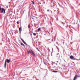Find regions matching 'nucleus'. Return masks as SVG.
<instances>
[{"mask_svg": "<svg viewBox=\"0 0 80 80\" xmlns=\"http://www.w3.org/2000/svg\"><path fill=\"white\" fill-rule=\"evenodd\" d=\"M7 63H10V59H6L4 63V68H6V65H7Z\"/></svg>", "mask_w": 80, "mask_h": 80, "instance_id": "obj_1", "label": "nucleus"}, {"mask_svg": "<svg viewBox=\"0 0 80 80\" xmlns=\"http://www.w3.org/2000/svg\"><path fill=\"white\" fill-rule=\"evenodd\" d=\"M70 58L71 59V60H77V59H76L75 58L73 57V56L72 55L70 56Z\"/></svg>", "mask_w": 80, "mask_h": 80, "instance_id": "obj_2", "label": "nucleus"}, {"mask_svg": "<svg viewBox=\"0 0 80 80\" xmlns=\"http://www.w3.org/2000/svg\"><path fill=\"white\" fill-rule=\"evenodd\" d=\"M56 56L58 58V59H60V54H59V53H57L56 55Z\"/></svg>", "mask_w": 80, "mask_h": 80, "instance_id": "obj_3", "label": "nucleus"}, {"mask_svg": "<svg viewBox=\"0 0 80 80\" xmlns=\"http://www.w3.org/2000/svg\"><path fill=\"white\" fill-rule=\"evenodd\" d=\"M78 77V75H76L74 77L73 80H77Z\"/></svg>", "mask_w": 80, "mask_h": 80, "instance_id": "obj_4", "label": "nucleus"}, {"mask_svg": "<svg viewBox=\"0 0 80 80\" xmlns=\"http://www.w3.org/2000/svg\"><path fill=\"white\" fill-rule=\"evenodd\" d=\"M31 53H32L33 56H35V54L34 52H33V51L31 49Z\"/></svg>", "mask_w": 80, "mask_h": 80, "instance_id": "obj_5", "label": "nucleus"}, {"mask_svg": "<svg viewBox=\"0 0 80 80\" xmlns=\"http://www.w3.org/2000/svg\"><path fill=\"white\" fill-rule=\"evenodd\" d=\"M1 13H2L3 12V11H4V8H1Z\"/></svg>", "mask_w": 80, "mask_h": 80, "instance_id": "obj_6", "label": "nucleus"}, {"mask_svg": "<svg viewBox=\"0 0 80 80\" xmlns=\"http://www.w3.org/2000/svg\"><path fill=\"white\" fill-rule=\"evenodd\" d=\"M27 52H28V54H29V53H32V51L30 50L27 51Z\"/></svg>", "mask_w": 80, "mask_h": 80, "instance_id": "obj_7", "label": "nucleus"}, {"mask_svg": "<svg viewBox=\"0 0 80 80\" xmlns=\"http://www.w3.org/2000/svg\"><path fill=\"white\" fill-rule=\"evenodd\" d=\"M19 32H22V28L21 27L19 28Z\"/></svg>", "mask_w": 80, "mask_h": 80, "instance_id": "obj_8", "label": "nucleus"}, {"mask_svg": "<svg viewBox=\"0 0 80 80\" xmlns=\"http://www.w3.org/2000/svg\"><path fill=\"white\" fill-rule=\"evenodd\" d=\"M20 44L21 45H22V46H24V47H25V45H24V44H23V43H22V42H21L20 43Z\"/></svg>", "mask_w": 80, "mask_h": 80, "instance_id": "obj_9", "label": "nucleus"}, {"mask_svg": "<svg viewBox=\"0 0 80 80\" xmlns=\"http://www.w3.org/2000/svg\"><path fill=\"white\" fill-rule=\"evenodd\" d=\"M52 72H54V73H57V72H58V71H53Z\"/></svg>", "mask_w": 80, "mask_h": 80, "instance_id": "obj_10", "label": "nucleus"}, {"mask_svg": "<svg viewBox=\"0 0 80 80\" xmlns=\"http://www.w3.org/2000/svg\"><path fill=\"white\" fill-rule=\"evenodd\" d=\"M41 30V28H38V32H39L40 30Z\"/></svg>", "mask_w": 80, "mask_h": 80, "instance_id": "obj_11", "label": "nucleus"}, {"mask_svg": "<svg viewBox=\"0 0 80 80\" xmlns=\"http://www.w3.org/2000/svg\"><path fill=\"white\" fill-rule=\"evenodd\" d=\"M23 43H24V44H25V45H27V44L26 43V42H25V41H24L23 42Z\"/></svg>", "mask_w": 80, "mask_h": 80, "instance_id": "obj_12", "label": "nucleus"}, {"mask_svg": "<svg viewBox=\"0 0 80 80\" xmlns=\"http://www.w3.org/2000/svg\"><path fill=\"white\" fill-rule=\"evenodd\" d=\"M6 9H4V11H3V13H5V11H6Z\"/></svg>", "mask_w": 80, "mask_h": 80, "instance_id": "obj_13", "label": "nucleus"}, {"mask_svg": "<svg viewBox=\"0 0 80 80\" xmlns=\"http://www.w3.org/2000/svg\"><path fill=\"white\" fill-rule=\"evenodd\" d=\"M30 25L29 24L28 26V28H30Z\"/></svg>", "mask_w": 80, "mask_h": 80, "instance_id": "obj_14", "label": "nucleus"}, {"mask_svg": "<svg viewBox=\"0 0 80 80\" xmlns=\"http://www.w3.org/2000/svg\"><path fill=\"white\" fill-rule=\"evenodd\" d=\"M33 35H34V36H35L36 35V33H33Z\"/></svg>", "mask_w": 80, "mask_h": 80, "instance_id": "obj_15", "label": "nucleus"}, {"mask_svg": "<svg viewBox=\"0 0 80 80\" xmlns=\"http://www.w3.org/2000/svg\"><path fill=\"white\" fill-rule=\"evenodd\" d=\"M36 49H37V50H38V51L39 52H40V50H39V49H38V48H36Z\"/></svg>", "mask_w": 80, "mask_h": 80, "instance_id": "obj_16", "label": "nucleus"}, {"mask_svg": "<svg viewBox=\"0 0 80 80\" xmlns=\"http://www.w3.org/2000/svg\"><path fill=\"white\" fill-rule=\"evenodd\" d=\"M21 39L22 41V42H23L24 41V40H23V39L22 38H21Z\"/></svg>", "mask_w": 80, "mask_h": 80, "instance_id": "obj_17", "label": "nucleus"}, {"mask_svg": "<svg viewBox=\"0 0 80 80\" xmlns=\"http://www.w3.org/2000/svg\"><path fill=\"white\" fill-rule=\"evenodd\" d=\"M32 4H33V5H35V2H34L33 1H32Z\"/></svg>", "mask_w": 80, "mask_h": 80, "instance_id": "obj_18", "label": "nucleus"}, {"mask_svg": "<svg viewBox=\"0 0 80 80\" xmlns=\"http://www.w3.org/2000/svg\"><path fill=\"white\" fill-rule=\"evenodd\" d=\"M1 5H2L0 4V10H2V9L1 8Z\"/></svg>", "mask_w": 80, "mask_h": 80, "instance_id": "obj_19", "label": "nucleus"}, {"mask_svg": "<svg viewBox=\"0 0 80 80\" xmlns=\"http://www.w3.org/2000/svg\"><path fill=\"white\" fill-rule=\"evenodd\" d=\"M61 22V23H62V24H63V25H64L65 24H64V23L63 22Z\"/></svg>", "mask_w": 80, "mask_h": 80, "instance_id": "obj_20", "label": "nucleus"}, {"mask_svg": "<svg viewBox=\"0 0 80 80\" xmlns=\"http://www.w3.org/2000/svg\"><path fill=\"white\" fill-rule=\"evenodd\" d=\"M49 11H50V10H49V9L47 10V12H49Z\"/></svg>", "mask_w": 80, "mask_h": 80, "instance_id": "obj_21", "label": "nucleus"}, {"mask_svg": "<svg viewBox=\"0 0 80 80\" xmlns=\"http://www.w3.org/2000/svg\"><path fill=\"white\" fill-rule=\"evenodd\" d=\"M6 8H8V6H6Z\"/></svg>", "mask_w": 80, "mask_h": 80, "instance_id": "obj_22", "label": "nucleus"}, {"mask_svg": "<svg viewBox=\"0 0 80 80\" xmlns=\"http://www.w3.org/2000/svg\"><path fill=\"white\" fill-rule=\"evenodd\" d=\"M17 24H19L18 22H17Z\"/></svg>", "mask_w": 80, "mask_h": 80, "instance_id": "obj_23", "label": "nucleus"}, {"mask_svg": "<svg viewBox=\"0 0 80 80\" xmlns=\"http://www.w3.org/2000/svg\"><path fill=\"white\" fill-rule=\"evenodd\" d=\"M24 12H25V10L23 11V13H24Z\"/></svg>", "mask_w": 80, "mask_h": 80, "instance_id": "obj_24", "label": "nucleus"}, {"mask_svg": "<svg viewBox=\"0 0 80 80\" xmlns=\"http://www.w3.org/2000/svg\"><path fill=\"white\" fill-rule=\"evenodd\" d=\"M32 19L33 20H34V18H32Z\"/></svg>", "mask_w": 80, "mask_h": 80, "instance_id": "obj_25", "label": "nucleus"}, {"mask_svg": "<svg viewBox=\"0 0 80 80\" xmlns=\"http://www.w3.org/2000/svg\"><path fill=\"white\" fill-rule=\"evenodd\" d=\"M57 63H58V61H57Z\"/></svg>", "mask_w": 80, "mask_h": 80, "instance_id": "obj_26", "label": "nucleus"}, {"mask_svg": "<svg viewBox=\"0 0 80 80\" xmlns=\"http://www.w3.org/2000/svg\"><path fill=\"white\" fill-rule=\"evenodd\" d=\"M44 63L45 65H46V64L44 62Z\"/></svg>", "mask_w": 80, "mask_h": 80, "instance_id": "obj_27", "label": "nucleus"}, {"mask_svg": "<svg viewBox=\"0 0 80 80\" xmlns=\"http://www.w3.org/2000/svg\"><path fill=\"white\" fill-rule=\"evenodd\" d=\"M50 40V39H48V40Z\"/></svg>", "mask_w": 80, "mask_h": 80, "instance_id": "obj_28", "label": "nucleus"}, {"mask_svg": "<svg viewBox=\"0 0 80 80\" xmlns=\"http://www.w3.org/2000/svg\"><path fill=\"white\" fill-rule=\"evenodd\" d=\"M36 18H37V17H36Z\"/></svg>", "mask_w": 80, "mask_h": 80, "instance_id": "obj_29", "label": "nucleus"}, {"mask_svg": "<svg viewBox=\"0 0 80 80\" xmlns=\"http://www.w3.org/2000/svg\"><path fill=\"white\" fill-rule=\"evenodd\" d=\"M56 10H55L54 12H56Z\"/></svg>", "mask_w": 80, "mask_h": 80, "instance_id": "obj_30", "label": "nucleus"}, {"mask_svg": "<svg viewBox=\"0 0 80 80\" xmlns=\"http://www.w3.org/2000/svg\"><path fill=\"white\" fill-rule=\"evenodd\" d=\"M43 3H45V2H44Z\"/></svg>", "mask_w": 80, "mask_h": 80, "instance_id": "obj_31", "label": "nucleus"}, {"mask_svg": "<svg viewBox=\"0 0 80 80\" xmlns=\"http://www.w3.org/2000/svg\"><path fill=\"white\" fill-rule=\"evenodd\" d=\"M51 12H52V11H51Z\"/></svg>", "mask_w": 80, "mask_h": 80, "instance_id": "obj_32", "label": "nucleus"}, {"mask_svg": "<svg viewBox=\"0 0 80 80\" xmlns=\"http://www.w3.org/2000/svg\"><path fill=\"white\" fill-rule=\"evenodd\" d=\"M50 22V23H51V22Z\"/></svg>", "mask_w": 80, "mask_h": 80, "instance_id": "obj_33", "label": "nucleus"}, {"mask_svg": "<svg viewBox=\"0 0 80 80\" xmlns=\"http://www.w3.org/2000/svg\"><path fill=\"white\" fill-rule=\"evenodd\" d=\"M56 65H57V64H56Z\"/></svg>", "mask_w": 80, "mask_h": 80, "instance_id": "obj_34", "label": "nucleus"}]
</instances>
